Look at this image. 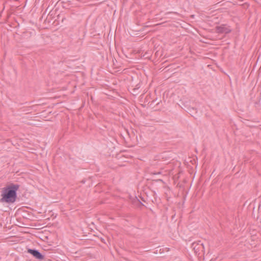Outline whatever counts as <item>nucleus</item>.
<instances>
[{"label": "nucleus", "instance_id": "1", "mask_svg": "<svg viewBox=\"0 0 261 261\" xmlns=\"http://www.w3.org/2000/svg\"><path fill=\"white\" fill-rule=\"evenodd\" d=\"M19 187L18 185L11 184L3 188L1 194L2 198L0 200L1 202L8 203H14L16 199V191L18 190Z\"/></svg>", "mask_w": 261, "mask_h": 261}, {"label": "nucleus", "instance_id": "3", "mask_svg": "<svg viewBox=\"0 0 261 261\" xmlns=\"http://www.w3.org/2000/svg\"><path fill=\"white\" fill-rule=\"evenodd\" d=\"M216 31L218 33H228L230 32V30L227 28L225 25H221L216 28Z\"/></svg>", "mask_w": 261, "mask_h": 261}, {"label": "nucleus", "instance_id": "2", "mask_svg": "<svg viewBox=\"0 0 261 261\" xmlns=\"http://www.w3.org/2000/svg\"><path fill=\"white\" fill-rule=\"evenodd\" d=\"M192 248L194 251L195 253L198 256L203 254L204 252V247L201 241L194 242L192 244Z\"/></svg>", "mask_w": 261, "mask_h": 261}, {"label": "nucleus", "instance_id": "4", "mask_svg": "<svg viewBox=\"0 0 261 261\" xmlns=\"http://www.w3.org/2000/svg\"><path fill=\"white\" fill-rule=\"evenodd\" d=\"M29 252L31 253L36 258L40 259H42L43 258V256L39 252H38L37 250L29 249Z\"/></svg>", "mask_w": 261, "mask_h": 261}]
</instances>
